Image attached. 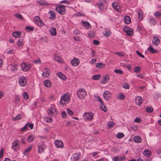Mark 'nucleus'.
<instances>
[{
	"label": "nucleus",
	"mask_w": 161,
	"mask_h": 161,
	"mask_svg": "<svg viewBox=\"0 0 161 161\" xmlns=\"http://www.w3.org/2000/svg\"><path fill=\"white\" fill-rule=\"evenodd\" d=\"M70 96L68 94H65L61 97L59 103L60 104L64 105L68 103L70 101Z\"/></svg>",
	"instance_id": "f257e3e1"
},
{
	"label": "nucleus",
	"mask_w": 161,
	"mask_h": 161,
	"mask_svg": "<svg viewBox=\"0 0 161 161\" xmlns=\"http://www.w3.org/2000/svg\"><path fill=\"white\" fill-rule=\"evenodd\" d=\"M86 95V92L84 89H80L77 92V97L80 99L84 98Z\"/></svg>",
	"instance_id": "f03ea898"
},
{
	"label": "nucleus",
	"mask_w": 161,
	"mask_h": 161,
	"mask_svg": "<svg viewBox=\"0 0 161 161\" xmlns=\"http://www.w3.org/2000/svg\"><path fill=\"white\" fill-rule=\"evenodd\" d=\"M19 141L17 139H15L12 143L11 148L14 151H16L19 149L20 145L19 144Z\"/></svg>",
	"instance_id": "7ed1b4c3"
},
{
	"label": "nucleus",
	"mask_w": 161,
	"mask_h": 161,
	"mask_svg": "<svg viewBox=\"0 0 161 161\" xmlns=\"http://www.w3.org/2000/svg\"><path fill=\"white\" fill-rule=\"evenodd\" d=\"M65 7L63 5H60L57 7L56 9L61 14H64L65 13Z\"/></svg>",
	"instance_id": "20e7f679"
},
{
	"label": "nucleus",
	"mask_w": 161,
	"mask_h": 161,
	"mask_svg": "<svg viewBox=\"0 0 161 161\" xmlns=\"http://www.w3.org/2000/svg\"><path fill=\"white\" fill-rule=\"evenodd\" d=\"M83 117L85 121L91 120L93 119V114L91 112L85 113L83 115Z\"/></svg>",
	"instance_id": "39448f33"
},
{
	"label": "nucleus",
	"mask_w": 161,
	"mask_h": 161,
	"mask_svg": "<svg viewBox=\"0 0 161 161\" xmlns=\"http://www.w3.org/2000/svg\"><path fill=\"white\" fill-rule=\"evenodd\" d=\"M34 21L38 26H42L44 25L43 22L38 16H35L34 17Z\"/></svg>",
	"instance_id": "423d86ee"
},
{
	"label": "nucleus",
	"mask_w": 161,
	"mask_h": 161,
	"mask_svg": "<svg viewBox=\"0 0 161 161\" xmlns=\"http://www.w3.org/2000/svg\"><path fill=\"white\" fill-rule=\"evenodd\" d=\"M27 81V79L24 76H21L19 80V83L21 86H24Z\"/></svg>",
	"instance_id": "0eeeda50"
},
{
	"label": "nucleus",
	"mask_w": 161,
	"mask_h": 161,
	"mask_svg": "<svg viewBox=\"0 0 161 161\" xmlns=\"http://www.w3.org/2000/svg\"><path fill=\"white\" fill-rule=\"evenodd\" d=\"M123 30L126 33L127 35L129 36H131L133 33V30L128 27H125L123 28Z\"/></svg>",
	"instance_id": "6e6552de"
},
{
	"label": "nucleus",
	"mask_w": 161,
	"mask_h": 161,
	"mask_svg": "<svg viewBox=\"0 0 161 161\" xmlns=\"http://www.w3.org/2000/svg\"><path fill=\"white\" fill-rule=\"evenodd\" d=\"M97 5L101 11L104 12L106 10V6L103 2H99Z\"/></svg>",
	"instance_id": "1a4fd4ad"
},
{
	"label": "nucleus",
	"mask_w": 161,
	"mask_h": 161,
	"mask_svg": "<svg viewBox=\"0 0 161 161\" xmlns=\"http://www.w3.org/2000/svg\"><path fill=\"white\" fill-rule=\"evenodd\" d=\"M21 69L24 71H26L30 68L29 65L25 63H23L21 64Z\"/></svg>",
	"instance_id": "9d476101"
},
{
	"label": "nucleus",
	"mask_w": 161,
	"mask_h": 161,
	"mask_svg": "<svg viewBox=\"0 0 161 161\" xmlns=\"http://www.w3.org/2000/svg\"><path fill=\"white\" fill-rule=\"evenodd\" d=\"M135 99L136 104L138 106L140 105L143 101V99L139 96L136 97Z\"/></svg>",
	"instance_id": "9b49d317"
},
{
	"label": "nucleus",
	"mask_w": 161,
	"mask_h": 161,
	"mask_svg": "<svg viewBox=\"0 0 161 161\" xmlns=\"http://www.w3.org/2000/svg\"><path fill=\"white\" fill-rule=\"evenodd\" d=\"M80 60L76 58H74L71 60V64L73 66H76L79 64Z\"/></svg>",
	"instance_id": "f8f14e48"
},
{
	"label": "nucleus",
	"mask_w": 161,
	"mask_h": 161,
	"mask_svg": "<svg viewBox=\"0 0 161 161\" xmlns=\"http://www.w3.org/2000/svg\"><path fill=\"white\" fill-rule=\"evenodd\" d=\"M103 95L105 99L107 100L111 97V93L108 91H105L103 92Z\"/></svg>",
	"instance_id": "ddd939ff"
},
{
	"label": "nucleus",
	"mask_w": 161,
	"mask_h": 161,
	"mask_svg": "<svg viewBox=\"0 0 161 161\" xmlns=\"http://www.w3.org/2000/svg\"><path fill=\"white\" fill-rule=\"evenodd\" d=\"M55 146L57 147L62 148L64 144L61 141L56 140L54 142Z\"/></svg>",
	"instance_id": "4468645a"
},
{
	"label": "nucleus",
	"mask_w": 161,
	"mask_h": 161,
	"mask_svg": "<svg viewBox=\"0 0 161 161\" xmlns=\"http://www.w3.org/2000/svg\"><path fill=\"white\" fill-rule=\"evenodd\" d=\"M80 153H76L73 154L72 156V158H71V159H72L71 161H76L80 157Z\"/></svg>",
	"instance_id": "2eb2a0df"
},
{
	"label": "nucleus",
	"mask_w": 161,
	"mask_h": 161,
	"mask_svg": "<svg viewBox=\"0 0 161 161\" xmlns=\"http://www.w3.org/2000/svg\"><path fill=\"white\" fill-rule=\"evenodd\" d=\"M43 143L42 144H39L38 145V152L39 153H42L44 152V150L45 149L44 146L42 145Z\"/></svg>",
	"instance_id": "dca6fc26"
},
{
	"label": "nucleus",
	"mask_w": 161,
	"mask_h": 161,
	"mask_svg": "<svg viewBox=\"0 0 161 161\" xmlns=\"http://www.w3.org/2000/svg\"><path fill=\"white\" fill-rule=\"evenodd\" d=\"M152 42L153 44L156 46H157L160 43V41L158 38L155 36L153 37Z\"/></svg>",
	"instance_id": "f3484780"
},
{
	"label": "nucleus",
	"mask_w": 161,
	"mask_h": 161,
	"mask_svg": "<svg viewBox=\"0 0 161 161\" xmlns=\"http://www.w3.org/2000/svg\"><path fill=\"white\" fill-rule=\"evenodd\" d=\"M109 80V76L107 75L105 76L103 79L101 80V82L102 84H105L108 82V81Z\"/></svg>",
	"instance_id": "a211bd4d"
},
{
	"label": "nucleus",
	"mask_w": 161,
	"mask_h": 161,
	"mask_svg": "<svg viewBox=\"0 0 161 161\" xmlns=\"http://www.w3.org/2000/svg\"><path fill=\"white\" fill-rule=\"evenodd\" d=\"M49 32L52 36H56L57 34L56 29L53 27L51 28L49 30Z\"/></svg>",
	"instance_id": "6ab92c4d"
},
{
	"label": "nucleus",
	"mask_w": 161,
	"mask_h": 161,
	"mask_svg": "<svg viewBox=\"0 0 161 161\" xmlns=\"http://www.w3.org/2000/svg\"><path fill=\"white\" fill-rule=\"evenodd\" d=\"M124 21L126 24H129L131 22L130 17L128 15H125L124 17Z\"/></svg>",
	"instance_id": "aec40b11"
},
{
	"label": "nucleus",
	"mask_w": 161,
	"mask_h": 161,
	"mask_svg": "<svg viewBox=\"0 0 161 161\" xmlns=\"http://www.w3.org/2000/svg\"><path fill=\"white\" fill-rule=\"evenodd\" d=\"M49 13L50 15L49 17V19H51L53 20L56 18V14L55 12L53 11H50Z\"/></svg>",
	"instance_id": "412c9836"
},
{
	"label": "nucleus",
	"mask_w": 161,
	"mask_h": 161,
	"mask_svg": "<svg viewBox=\"0 0 161 161\" xmlns=\"http://www.w3.org/2000/svg\"><path fill=\"white\" fill-rule=\"evenodd\" d=\"M148 51L151 53H158V51L156 49L154 48L152 46H150L148 48Z\"/></svg>",
	"instance_id": "4be33fe9"
},
{
	"label": "nucleus",
	"mask_w": 161,
	"mask_h": 161,
	"mask_svg": "<svg viewBox=\"0 0 161 161\" xmlns=\"http://www.w3.org/2000/svg\"><path fill=\"white\" fill-rule=\"evenodd\" d=\"M142 140L141 137L138 136H135L134 138V141L136 143L141 142Z\"/></svg>",
	"instance_id": "5701e85b"
},
{
	"label": "nucleus",
	"mask_w": 161,
	"mask_h": 161,
	"mask_svg": "<svg viewBox=\"0 0 161 161\" xmlns=\"http://www.w3.org/2000/svg\"><path fill=\"white\" fill-rule=\"evenodd\" d=\"M143 154L146 157H150L151 155V152L148 149L145 150L143 152Z\"/></svg>",
	"instance_id": "b1692460"
},
{
	"label": "nucleus",
	"mask_w": 161,
	"mask_h": 161,
	"mask_svg": "<svg viewBox=\"0 0 161 161\" xmlns=\"http://www.w3.org/2000/svg\"><path fill=\"white\" fill-rule=\"evenodd\" d=\"M112 6L113 8L116 10L119 11L120 10V6L118 5V3H113L112 4Z\"/></svg>",
	"instance_id": "393cba45"
},
{
	"label": "nucleus",
	"mask_w": 161,
	"mask_h": 161,
	"mask_svg": "<svg viewBox=\"0 0 161 161\" xmlns=\"http://www.w3.org/2000/svg\"><path fill=\"white\" fill-rule=\"evenodd\" d=\"M21 33L20 31H15L12 33V35L14 37L17 38L21 35Z\"/></svg>",
	"instance_id": "a878e982"
},
{
	"label": "nucleus",
	"mask_w": 161,
	"mask_h": 161,
	"mask_svg": "<svg viewBox=\"0 0 161 161\" xmlns=\"http://www.w3.org/2000/svg\"><path fill=\"white\" fill-rule=\"evenodd\" d=\"M56 110L54 108H50L48 109V114L49 116H51L52 114L54 113L55 112Z\"/></svg>",
	"instance_id": "bb28decb"
},
{
	"label": "nucleus",
	"mask_w": 161,
	"mask_h": 161,
	"mask_svg": "<svg viewBox=\"0 0 161 161\" xmlns=\"http://www.w3.org/2000/svg\"><path fill=\"white\" fill-rule=\"evenodd\" d=\"M54 58L55 60L59 63H61L62 62V59L59 56L55 54L54 55Z\"/></svg>",
	"instance_id": "cd10ccee"
},
{
	"label": "nucleus",
	"mask_w": 161,
	"mask_h": 161,
	"mask_svg": "<svg viewBox=\"0 0 161 161\" xmlns=\"http://www.w3.org/2000/svg\"><path fill=\"white\" fill-rule=\"evenodd\" d=\"M44 85L47 87H50L51 86L50 81L48 80H46L44 81Z\"/></svg>",
	"instance_id": "c85d7f7f"
},
{
	"label": "nucleus",
	"mask_w": 161,
	"mask_h": 161,
	"mask_svg": "<svg viewBox=\"0 0 161 161\" xmlns=\"http://www.w3.org/2000/svg\"><path fill=\"white\" fill-rule=\"evenodd\" d=\"M57 75L60 78H61V79L65 80H66V77L61 72H58L57 73Z\"/></svg>",
	"instance_id": "c756f323"
},
{
	"label": "nucleus",
	"mask_w": 161,
	"mask_h": 161,
	"mask_svg": "<svg viewBox=\"0 0 161 161\" xmlns=\"http://www.w3.org/2000/svg\"><path fill=\"white\" fill-rule=\"evenodd\" d=\"M82 23L87 28L89 29L90 28V25L89 23L87 21H81Z\"/></svg>",
	"instance_id": "7c9ffc66"
},
{
	"label": "nucleus",
	"mask_w": 161,
	"mask_h": 161,
	"mask_svg": "<svg viewBox=\"0 0 161 161\" xmlns=\"http://www.w3.org/2000/svg\"><path fill=\"white\" fill-rule=\"evenodd\" d=\"M35 138V136L34 135L30 136L27 139V141L29 142H32Z\"/></svg>",
	"instance_id": "2f4dec72"
},
{
	"label": "nucleus",
	"mask_w": 161,
	"mask_h": 161,
	"mask_svg": "<svg viewBox=\"0 0 161 161\" xmlns=\"http://www.w3.org/2000/svg\"><path fill=\"white\" fill-rule=\"evenodd\" d=\"M23 41V40L22 38H20L19 39L17 42V45L19 47L20 46H22L24 45Z\"/></svg>",
	"instance_id": "473e14b6"
},
{
	"label": "nucleus",
	"mask_w": 161,
	"mask_h": 161,
	"mask_svg": "<svg viewBox=\"0 0 161 161\" xmlns=\"http://www.w3.org/2000/svg\"><path fill=\"white\" fill-rule=\"evenodd\" d=\"M117 97L119 99L123 100L125 98V95L120 93L117 96Z\"/></svg>",
	"instance_id": "72a5a7b5"
},
{
	"label": "nucleus",
	"mask_w": 161,
	"mask_h": 161,
	"mask_svg": "<svg viewBox=\"0 0 161 161\" xmlns=\"http://www.w3.org/2000/svg\"><path fill=\"white\" fill-rule=\"evenodd\" d=\"M149 22L152 25H154L156 23V21L153 19L152 18H150L149 19Z\"/></svg>",
	"instance_id": "f704fd0d"
},
{
	"label": "nucleus",
	"mask_w": 161,
	"mask_h": 161,
	"mask_svg": "<svg viewBox=\"0 0 161 161\" xmlns=\"http://www.w3.org/2000/svg\"><path fill=\"white\" fill-rule=\"evenodd\" d=\"M138 19L139 20H141L142 19L143 13L141 11H139L138 12Z\"/></svg>",
	"instance_id": "c9c22d12"
},
{
	"label": "nucleus",
	"mask_w": 161,
	"mask_h": 161,
	"mask_svg": "<svg viewBox=\"0 0 161 161\" xmlns=\"http://www.w3.org/2000/svg\"><path fill=\"white\" fill-rule=\"evenodd\" d=\"M153 111V109L152 107H147L146 108V111L147 113H150Z\"/></svg>",
	"instance_id": "e433bc0d"
},
{
	"label": "nucleus",
	"mask_w": 161,
	"mask_h": 161,
	"mask_svg": "<svg viewBox=\"0 0 161 161\" xmlns=\"http://www.w3.org/2000/svg\"><path fill=\"white\" fill-rule=\"evenodd\" d=\"M100 108L102 110L104 111L105 112L107 111V109L103 103L100 104Z\"/></svg>",
	"instance_id": "4c0bfd02"
},
{
	"label": "nucleus",
	"mask_w": 161,
	"mask_h": 161,
	"mask_svg": "<svg viewBox=\"0 0 161 161\" xmlns=\"http://www.w3.org/2000/svg\"><path fill=\"white\" fill-rule=\"evenodd\" d=\"M11 69L13 71L16 70L18 69L17 65V64H14L11 66Z\"/></svg>",
	"instance_id": "58836bf2"
},
{
	"label": "nucleus",
	"mask_w": 161,
	"mask_h": 161,
	"mask_svg": "<svg viewBox=\"0 0 161 161\" xmlns=\"http://www.w3.org/2000/svg\"><path fill=\"white\" fill-rule=\"evenodd\" d=\"M125 135L123 133L119 132L117 134L116 137L118 138L121 139Z\"/></svg>",
	"instance_id": "ea45409f"
},
{
	"label": "nucleus",
	"mask_w": 161,
	"mask_h": 161,
	"mask_svg": "<svg viewBox=\"0 0 161 161\" xmlns=\"http://www.w3.org/2000/svg\"><path fill=\"white\" fill-rule=\"evenodd\" d=\"M105 66V64H103L101 63H100L96 64V67L97 68H102L103 67H104Z\"/></svg>",
	"instance_id": "a19ab883"
},
{
	"label": "nucleus",
	"mask_w": 161,
	"mask_h": 161,
	"mask_svg": "<svg viewBox=\"0 0 161 161\" xmlns=\"http://www.w3.org/2000/svg\"><path fill=\"white\" fill-rule=\"evenodd\" d=\"M33 146L32 145H30L29 147L25 150V152H24V154L25 155L28 152L31 151V149L32 148Z\"/></svg>",
	"instance_id": "79ce46f5"
},
{
	"label": "nucleus",
	"mask_w": 161,
	"mask_h": 161,
	"mask_svg": "<svg viewBox=\"0 0 161 161\" xmlns=\"http://www.w3.org/2000/svg\"><path fill=\"white\" fill-rule=\"evenodd\" d=\"M25 29L28 32L33 31L34 30L33 27H31L28 26H26Z\"/></svg>",
	"instance_id": "37998d69"
},
{
	"label": "nucleus",
	"mask_w": 161,
	"mask_h": 161,
	"mask_svg": "<svg viewBox=\"0 0 161 161\" xmlns=\"http://www.w3.org/2000/svg\"><path fill=\"white\" fill-rule=\"evenodd\" d=\"M101 76L100 75L98 74L97 75H95L92 76V79L93 80H97L99 79Z\"/></svg>",
	"instance_id": "c03bdc74"
},
{
	"label": "nucleus",
	"mask_w": 161,
	"mask_h": 161,
	"mask_svg": "<svg viewBox=\"0 0 161 161\" xmlns=\"http://www.w3.org/2000/svg\"><path fill=\"white\" fill-rule=\"evenodd\" d=\"M114 72L117 74H123V71L121 70L118 69H115L114 70Z\"/></svg>",
	"instance_id": "a18cd8bd"
},
{
	"label": "nucleus",
	"mask_w": 161,
	"mask_h": 161,
	"mask_svg": "<svg viewBox=\"0 0 161 161\" xmlns=\"http://www.w3.org/2000/svg\"><path fill=\"white\" fill-rule=\"evenodd\" d=\"M21 118V115L19 114L17 115L16 117H14L12 118V120L14 121H16L18 119H20Z\"/></svg>",
	"instance_id": "49530a36"
},
{
	"label": "nucleus",
	"mask_w": 161,
	"mask_h": 161,
	"mask_svg": "<svg viewBox=\"0 0 161 161\" xmlns=\"http://www.w3.org/2000/svg\"><path fill=\"white\" fill-rule=\"evenodd\" d=\"M29 124V122H28L24 127L22 128L20 130L21 132L24 131L28 129V126Z\"/></svg>",
	"instance_id": "de8ad7c7"
},
{
	"label": "nucleus",
	"mask_w": 161,
	"mask_h": 161,
	"mask_svg": "<svg viewBox=\"0 0 161 161\" xmlns=\"http://www.w3.org/2000/svg\"><path fill=\"white\" fill-rule=\"evenodd\" d=\"M114 124L113 121H111L107 123V126H109V128H110L114 125Z\"/></svg>",
	"instance_id": "09e8293b"
},
{
	"label": "nucleus",
	"mask_w": 161,
	"mask_h": 161,
	"mask_svg": "<svg viewBox=\"0 0 161 161\" xmlns=\"http://www.w3.org/2000/svg\"><path fill=\"white\" fill-rule=\"evenodd\" d=\"M111 32L109 31H106L105 33L103 34V35L104 36H106L107 37H108L110 35Z\"/></svg>",
	"instance_id": "8fccbe9b"
},
{
	"label": "nucleus",
	"mask_w": 161,
	"mask_h": 161,
	"mask_svg": "<svg viewBox=\"0 0 161 161\" xmlns=\"http://www.w3.org/2000/svg\"><path fill=\"white\" fill-rule=\"evenodd\" d=\"M140 67L139 66H136L134 68V71L136 73L139 72H140Z\"/></svg>",
	"instance_id": "3c124183"
},
{
	"label": "nucleus",
	"mask_w": 161,
	"mask_h": 161,
	"mask_svg": "<svg viewBox=\"0 0 161 161\" xmlns=\"http://www.w3.org/2000/svg\"><path fill=\"white\" fill-rule=\"evenodd\" d=\"M154 16L157 18H158V17L161 16V13L158 12H156L154 14Z\"/></svg>",
	"instance_id": "603ef678"
},
{
	"label": "nucleus",
	"mask_w": 161,
	"mask_h": 161,
	"mask_svg": "<svg viewBox=\"0 0 161 161\" xmlns=\"http://www.w3.org/2000/svg\"><path fill=\"white\" fill-rule=\"evenodd\" d=\"M88 36L90 37H93L94 36V33L93 32L90 31L88 33Z\"/></svg>",
	"instance_id": "864d4df0"
},
{
	"label": "nucleus",
	"mask_w": 161,
	"mask_h": 161,
	"mask_svg": "<svg viewBox=\"0 0 161 161\" xmlns=\"http://www.w3.org/2000/svg\"><path fill=\"white\" fill-rule=\"evenodd\" d=\"M24 98L25 99H27L29 98L27 92H25L23 93Z\"/></svg>",
	"instance_id": "5fc2aeb1"
},
{
	"label": "nucleus",
	"mask_w": 161,
	"mask_h": 161,
	"mask_svg": "<svg viewBox=\"0 0 161 161\" xmlns=\"http://www.w3.org/2000/svg\"><path fill=\"white\" fill-rule=\"evenodd\" d=\"M97 102L100 103V104L103 103V100L100 98L99 96L97 97Z\"/></svg>",
	"instance_id": "6e6d98bb"
},
{
	"label": "nucleus",
	"mask_w": 161,
	"mask_h": 161,
	"mask_svg": "<svg viewBox=\"0 0 161 161\" xmlns=\"http://www.w3.org/2000/svg\"><path fill=\"white\" fill-rule=\"evenodd\" d=\"M141 121V119L140 118H136L134 120V122H136L137 123H139Z\"/></svg>",
	"instance_id": "4d7b16f0"
},
{
	"label": "nucleus",
	"mask_w": 161,
	"mask_h": 161,
	"mask_svg": "<svg viewBox=\"0 0 161 161\" xmlns=\"http://www.w3.org/2000/svg\"><path fill=\"white\" fill-rule=\"evenodd\" d=\"M42 75L43 77H48L49 76V74H48V73L43 72L42 74Z\"/></svg>",
	"instance_id": "13d9d810"
},
{
	"label": "nucleus",
	"mask_w": 161,
	"mask_h": 161,
	"mask_svg": "<svg viewBox=\"0 0 161 161\" xmlns=\"http://www.w3.org/2000/svg\"><path fill=\"white\" fill-rule=\"evenodd\" d=\"M14 16L18 19H22V16L21 15L18 13L15 14H14Z\"/></svg>",
	"instance_id": "bf43d9fd"
},
{
	"label": "nucleus",
	"mask_w": 161,
	"mask_h": 161,
	"mask_svg": "<svg viewBox=\"0 0 161 161\" xmlns=\"http://www.w3.org/2000/svg\"><path fill=\"white\" fill-rule=\"evenodd\" d=\"M62 116L63 118H64L66 117L67 114L66 112L64 111L62 112Z\"/></svg>",
	"instance_id": "052dcab7"
},
{
	"label": "nucleus",
	"mask_w": 161,
	"mask_h": 161,
	"mask_svg": "<svg viewBox=\"0 0 161 161\" xmlns=\"http://www.w3.org/2000/svg\"><path fill=\"white\" fill-rule=\"evenodd\" d=\"M61 3H66L67 4H69L70 2L69 1H68L67 0H63L60 2Z\"/></svg>",
	"instance_id": "680f3d73"
},
{
	"label": "nucleus",
	"mask_w": 161,
	"mask_h": 161,
	"mask_svg": "<svg viewBox=\"0 0 161 161\" xmlns=\"http://www.w3.org/2000/svg\"><path fill=\"white\" fill-rule=\"evenodd\" d=\"M73 33L77 35L79 33L78 29H75L73 31Z\"/></svg>",
	"instance_id": "e2e57ef3"
},
{
	"label": "nucleus",
	"mask_w": 161,
	"mask_h": 161,
	"mask_svg": "<svg viewBox=\"0 0 161 161\" xmlns=\"http://www.w3.org/2000/svg\"><path fill=\"white\" fill-rule=\"evenodd\" d=\"M136 53L139 55V56L142 58H144V56L142 54L138 51H136Z\"/></svg>",
	"instance_id": "0e129e2a"
},
{
	"label": "nucleus",
	"mask_w": 161,
	"mask_h": 161,
	"mask_svg": "<svg viewBox=\"0 0 161 161\" xmlns=\"http://www.w3.org/2000/svg\"><path fill=\"white\" fill-rule=\"evenodd\" d=\"M119 156L114 157L113 158V161H119Z\"/></svg>",
	"instance_id": "69168bd1"
},
{
	"label": "nucleus",
	"mask_w": 161,
	"mask_h": 161,
	"mask_svg": "<svg viewBox=\"0 0 161 161\" xmlns=\"http://www.w3.org/2000/svg\"><path fill=\"white\" fill-rule=\"evenodd\" d=\"M123 88L125 89H129V85L128 84H124Z\"/></svg>",
	"instance_id": "338daca9"
},
{
	"label": "nucleus",
	"mask_w": 161,
	"mask_h": 161,
	"mask_svg": "<svg viewBox=\"0 0 161 161\" xmlns=\"http://www.w3.org/2000/svg\"><path fill=\"white\" fill-rule=\"evenodd\" d=\"M93 43L95 45H97L100 43V42L98 41L94 40L93 41Z\"/></svg>",
	"instance_id": "774afa93"
}]
</instances>
